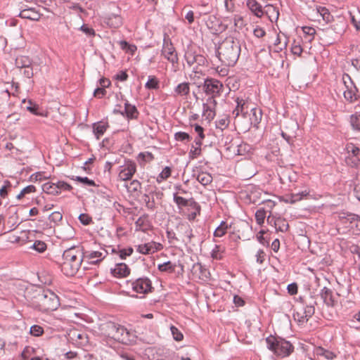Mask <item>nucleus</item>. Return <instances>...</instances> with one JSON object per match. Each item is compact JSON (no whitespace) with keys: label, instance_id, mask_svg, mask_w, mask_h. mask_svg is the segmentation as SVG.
Returning <instances> with one entry per match:
<instances>
[{"label":"nucleus","instance_id":"obj_18","mask_svg":"<svg viewBox=\"0 0 360 360\" xmlns=\"http://www.w3.org/2000/svg\"><path fill=\"white\" fill-rule=\"evenodd\" d=\"M130 273V269L124 263L116 264L113 269H111V274L115 277H126Z\"/></svg>","mask_w":360,"mask_h":360},{"label":"nucleus","instance_id":"obj_12","mask_svg":"<svg viewBox=\"0 0 360 360\" xmlns=\"http://www.w3.org/2000/svg\"><path fill=\"white\" fill-rule=\"evenodd\" d=\"M203 88L206 94L212 95L211 97L214 98L215 96H219L222 92L223 84L217 79L206 78L204 80Z\"/></svg>","mask_w":360,"mask_h":360},{"label":"nucleus","instance_id":"obj_59","mask_svg":"<svg viewBox=\"0 0 360 360\" xmlns=\"http://www.w3.org/2000/svg\"><path fill=\"white\" fill-rule=\"evenodd\" d=\"M350 219H353V223L352 225H349V229H353L356 228V231L360 233V217L357 216H352Z\"/></svg>","mask_w":360,"mask_h":360},{"label":"nucleus","instance_id":"obj_57","mask_svg":"<svg viewBox=\"0 0 360 360\" xmlns=\"http://www.w3.org/2000/svg\"><path fill=\"white\" fill-rule=\"evenodd\" d=\"M36 191V188L33 185H29L24 188L20 193L17 195L18 199H21L25 194L34 193Z\"/></svg>","mask_w":360,"mask_h":360},{"label":"nucleus","instance_id":"obj_8","mask_svg":"<svg viewBox=\"0 0 360 360\" xmlns=\"http://www.w3.org/2000/svg\"><path fill=\"white\" fill-rule=\"evenodd\" d=\"M342 81L345 89L343 92L344 98L347 101L353 103L359 98L357 94V88L348 74H344L342 77Z\"/></svg>","mask_w":360,"mask_h":360},{"label":"nucleus","instance_id":"obj_21","mask_svg":"<svg viewBox=\"0 0 360 360\" xmlns=\"http://www.w3.org/2000/svg\"><path fill=\"white\" fill-rule=\"evenodd\" d=\"M246 5L255 16L257 18L263 16L264 8L257 0H248Z\"/></svg>","mask_w":360,"mask_h":360},{"label":"nucleus","instance_id":"obj_7","mask_svg":"<svg viewBox=\"0 0 360 360\" xmlns=\"http://www.w3.org/2000/svg\"><path fill=\"white\" fill-rule=\"evenodd\" d=\"M343 32L344 28H340V25L336 24L332 27L322 30L321 32L318 33V34L320 39L323 40L326 44H332L340 38Z\"/></svg>","mask_w":360,"mask_h":360},{"label":"nucleus","instance_id":"obj_52","mask_svg":"<svg viewBox=\"0 0 360 360\" xmlns=\"http://www.w3.org/2000/svg\"><path fill=\"white\" fill-rule=\"evenodd\" d=\"M30 333L33 336L39 337L44 333V329L39 325H33L30 328Z\"/></svg>","mask_w":360,"mask_h":360},{"label":"nucleus","instance_id":"obj_29","mask_svg":"<svg viewBox=\"0 0 360 360\" xmlns=\"http://www.w3.org/2000/svg\"><path fill=\"white\" fill-rule=\"evenodd\" d=\"M207 26L209 29L212 30L214 32H221V25L219 23V20L214 15H210L206 21Z\"/></svg>","mask_w":360,"mask_h":360},{"label":"nucleus","instance_id":"obj_33","mask_svg":"<svg viewBox=\"0 0 360 360\" xmlns=\"http://www.w3.org/2000/svg\"><path fill=\"white\" fill-rule=\"evenodd\" d=\"M316 10L317 13L319 14L322 17V19L325 22H329L332 20V18H333L332 15L330 13L328 9L326 8L325 6H316Z\"/></svg>","mask_w":360,"mask_h":360},{"label":"nucleus","instance_id":"obj_46","mask_svg":"<svg viewBox=\"0 0 360 360\" xmlns=\"http://www.w3.org/2000/svg\"><path fill=\"white\" fill-rule=\"evenodd\" d=\"M223 249L219 245H215L211 252V257L214 259H221L222 258Z\"/></svg>","mask_w":360,"mask_h":360},{"label":"nucleus","instance_id":"obj_1","mask_svg":"<svg viewBox=\"0 0 360 360\" xmlns=\"http://www.w3.org/2000/svg\"><path fill=\"white\" fill-rule=\"evenodd\" d=\"M240 53V44L238 40L231 37L226 38L217 50V56L225 65L233 66Z\"/></svg>","mask_w":360,"mask_h":360},{"label":"nucleus","instance_id":"obj_32","mask_svg":"<svg viewBox=\"0 0 360 360\" xmlns=\"http://www.w3.org/2000/svg\"><path fill=\"white\" fill-rule=\"evenodd\" d=\"M352 216L357 215L352 213H340L338 215L340 223L344 225L346 228L349 229V225H352V224L353 223V219H350V218H352Z\"/></svg>","mask_w":360,"mask_h":360},{"label":"nucleus","instance_id":"obj_38","mask_svg":"<svg viewBox=\"0 0 360 360\" xmlns=\"http://www.w3.org/2000/svg\"><path fill=\"white\" fill-rule=\"evenodd\" d=\"M195 60L196 65L193 67V71L195 73H198L201 72L199 67L205 66L207 63V59L204 56L198 53L197 58H195Z\"/></svg>","mask_w":360,"mask_h":360},{"label":"nucleus","instance_id":"obj_42","mask_svg":"<svg viewBox=\"0 0 360 360\" xmlns=\"http://www.w3.org/2000/svg\"><path fill=\"white\" fill-rule=\"evenodd\" d=\"M266 212L264 208H260L257 210L255 213V219L259 225H262L264 223Z\"/></svg>","mask_w":360,"mask_h":360},{"label":"nucleus","instance_id":"obj_39","mask_svg":"<svg viewBox=\"0 0 360 360\" xmlns=\"http://www.w3.org/2000/svg\"><path fill=\"white\" fill-rule=\"evenodd\" d=\"M145 87L148 89H158L159 88V80L155 76H148Z\"/></svg>","mask_w":360,"mask_h":360},{"label":"nucleus","instance_id":"obj_50","mask_svg":"<svg viewBox=\"0 0 360 360\" xmlns=\"http://www.w3.org/2000/svg\"><path fill=\"white\" fill-rule=\"evenodd\" d=\"M56 184V186H57V192H58V195L60 194L61 193L62 191H70L72 189V186L65 182V181H58Z\"/></svg>","mask_w":360,"mask_h":360},{"label":"nucleus","instance_id":"obj_35","mask_svg":"<svg viewBox=\"0 0 360 360\" xmlns=\"http://www.w3.org/2000/svg\"><path fill=\"white\" fill-rule=\"evenodd\" d=\"M198 53L193 52L192 51H188L185 53L184 58L186 61L187 65L189 67H191L194 65H196V60Z\"/></svg>","mask_w":360,"mask_h":360},{"label":"nucleus","instance_id":"obj_40","mask_svg":"<svg viewBox=\"0 0 360 360\" xmlns=\"http://www.w3.org/2000/svg\"><path fill=\"white\" fill-rule=\"evenodd\" d=\"M236 107L233 111V114L238 117L243 111V108L245 104L244 99L237 97L236 99Z\"/></svg>","mask_w":360,"mask_h":360},{"label":"nucleus","instance_id":"obj_5","mask_svg":"<svg viewBox=\"0 0 360 360\" xmlns=\"http://www.w3.org/2000/svg\"><path fill=\"white\" fill-rule=\"evenodd\" d=\"M99 328L103 335L117 341H124L129 334L124 326L112 321L101 324Z\"/></svg>","mask_w":360,"mask_h":360},{"label":"nucleus","instance_id":"obj_37","mask_svg":"<svg viewBox=\"0 0 360 360\" xmlns=\"http://www.w3.org/2000/svg\"><path fill=\"white\" fill-rule=\"evenodd\" d=\"M172 169L169 167H165L157 176V182L160 184L171 176Z\"/></svg>","mask_w":360,"mask_h":360},{"label":"nucleus","instance_id":"obj_28","mask_svg":"<svg viewBox=\"0 0 360 360\" xmlns=\"http://www.w3.org/2000/svg\"><path fill=\"white\" fill-rule=\"evenodd\" d=\"M231 226V224H228L225 221H221L220 224L215 229L214 231V236L219 238L224 236Z\"/></svg>","mask_w":360,"mask_h":360},{"label":"nucleus","instance_id":"obj_25","mask_svg":"<svg viewBox=\"0 0 360 360\" xmlns=\"http://www.w3.org/2000/svg\"><path fill=\"white\" fill-rule=\"evenodd\" d=\"M190 93V84L182 82L179 84L174 89L175 96H186Z\"/></svg>","mask_w":360,"mask_h":360},{"label":"nucleus","instance_id":"obj_13","mask_svg":"<svg viewBox=\"0 0 360 360\" xmlns=\"http://www.w3.org/2000/svg\"><path fill=\"white\" fill-rule=\"evenodd\" d=\"M68 340L77 347H85L89 342L87 334L76 329L70 330Z\"/></svg>","mask_w":360,"mask_h":360},{"label":"nucleus","instance_id":"obj_60","mask_svg":"<svg viewBox=\"0 0 360 360\" xmlns=\"http://www.w3.org/2000/svg\"><path fill=\"white\" fill-rule=\"evenodd\" d=\"M201 148H198L195 146L194 145L191 146V150L189 151V157L191 159L197 158L201 154Z\"/></svg>","mask_w":360,"mask_h":360},{"label":"nucleus","instance_id":"obj_30","mask_svg":"<svg viewBox=\"0 0 360 360\" xmlns=\"http://www.w3.org/2000/svg\"><path fill=\"white\" fill-rule=\"evenodd\" d=\"M302 29L304 33V39L306 41L311 43L314 40V36L316 34L315 28L309 26H304Z\"/></svg>","mask_w":360,"mask_h":360},{"label":"nucleus","instance_id":"obj_51","mask_svg":"<svg viewBox=\"0 0 360 360\" xmlns=\"http://www.w3.org/2000/svg\"><path fill=\"white\" fill-rule=\"evenodd\" d=\"M174 139L177 141H190L191 136L186 132L178 131L174 134Z\"/></svg>","mask_w":360,"mask_h":360},{"label":"nucleus","instance_id":"obj_23","mask_svg":"<svg viewBox=\"0 0 360 360\" xmlns=\"http://www.w3.org/2000/svg\"><path fill=\"white\" fill-rule=\"evenodd\" d=\"M150 227V222L148 220V217L147 215L141 216L136 221H135V230L136 231H143L146 232L148 230Z\"/></svg>","mask_w":360,"mask_h":360},{"label":"nucleus","instance_id":"obj_3","mask_svg":"<svg viewBox=\"0 0 360 360\" xmlns=\"http://www.w3.org/2000/svg\"><path fill=\"white\" fill-rule=\"evenodd\" d=\"M39 310L49 311L56 310L60 306L58 297L50 290H41L35 297Z\"/></svg>","mask_w":360,"mask_h":360},{"label":"nucleus","instance_id":"obj_20","mask_svg":"<svg viewBox=\"0 0 360 360\" xmlns=\"http://www.w3.org/2000/svg\"><path fill=\"white\" fill-rule=\"evenodd\" d=\"M314 354L318 357H322L326 360H333L337 357V355L333 352L328 350L322 347H314Z\"/></svg>","mask_w":360,"mask_h":360},{"label":"nucleus","instance_id":"obj_2","mask_svg":"<svg viewBox=\"0 0 360 360\" xmlns=\"http://www.w3.org/2000/svg\"><path fill=\"white\" fill-rule=\"evenodd\" d=\"M61 271L67 276H72L78 271L84 259V252L79 248L72 247L64 251Z\"/></svg>","mask_w":360,"mask_h":360},{"label":"nucleus","instance_id":"obj_19","mask_svg":"<svg viewBox=\"0 0 360 360\" xmlns=\"http://www.w3.org/2000/svg\"><path fill=\"white\" fill-rule=\"evenodd\" d=\"M19 16L22 18L38 21L40 19L41 15L35 8H27L20 12Z\"/></svg>","mask_w":360,"mask_h":360},{"label":"nucleus","instance_id":"obj_31","mask_svg":"<svg viewBox=\"0 0 360 360\" xmlns=\"http://www.w3.org/2000/svg\"><path fill=\"white\" fill-rule=\"evenodd\" d=\"M32 61L28 56H21L15 59V66L18 68L22 69L32 65Z\"/></svg>","mask_w":360,"mask_h":360},{"label":"nucleus","instance_id":"obj_14","mask_svg":"<svg viewBox=\"0 0 360 360\" xmlns=\"http://www.w3.org/2000/svg\"><path fill=\"white\" fill-rule=\"evenodd\" d=\"M217 101L213 97H209L207 102L202 105V115L207 120H213L215 116V107Z\"/></svg>","mask_w":360,"mask_h":360},{"label":"nucleus","instance_id":"obj_62","mask_svg":"<svg viewBox=\"0 0 360 360\" xmlns=\"http://www.w3.org/2000/svg\"><path fill=\"white\" fill-rule=\"evenodd\" d=\"M346 162H347V164L350 165L351 167H357L360 162V158L348 155L346 158Z\"/></svg>","mask_w":360,"mask_h":360},{"label":"nucleus","instance_id":"obj_22","mask_svg":"<svg viewBox=\"0 0 360 360\" xmlns=\"http://www.w3.org/2000/svg\"><path fill=\"white\" fill-rule=\"evenodd\" d=\"M193 176L197 181L203 186H207L212 181V176L210 174L203 171H194Z\"/></svg>","mask_w":360,"mask_h":360},{"label":"nucleus","instance_id":"obj_43","mask_svg":"<svg viewBox=\"0 0 360 360\" xmlns=\"http://www.w3.org/2000/svg\"><path fill=\"white\" fill-rule=\"evenodd\" d=\"M127 189L129 192L134 193L139 191L141 188V184L138 180H133L129 184L126 186Z\"/></svg>","mask_w":360,"mask_h":360},{"label":"nucleus","instance_id":"obj_58","mask_svg":"<svg viewBox=\"0 0 360 360\" xmlns=\"http://www.w3.org/2000/svg\"><path fill=\"white\" fill-rule=\"evenodd\" d=\"M132 248L120 250L117 255L121 259H125L127 257L130 256L133 253Z\"/></svg>","mask_w":360,"mask_h":360},{"label":"nucleus","instance_id":"obj_16","mask_svg":"<svg viewBox=\"0 0 360 360\" xmlns=\"http://www.w3.org/2000/svg\"><path fill=\"white\" fill-rule=\"evenodd\" d=\"M320 295L324 304L328 307H334L337 304V300H335L333 291L324 287L321 290Z\"/></svg>","mask_w":360,"mask_h":360},{"label":"nucleus","instance_id":"obj_26","mask_svg":"<svg viewBox=\"0 0 360 360\" xmlns=\"http://www.w3.org/2000/svg\"><path fill=\"white\" fill-rule=\"evenodd\" d=\"M125 115L129 119H135L137 117L139 112L135 105L130 104L128 101L124 103V110L122 115Z\"/></svg>","mask_w":360,"mask_h":360},{"label":"nucleus","instance_id":"obj_36","mask_svg":"<svg viewBox=\"0 0 360 360\" xmlns=\"http://www.w3.org/2000/svg\"><path fill=\"white\" fill-rule=\"evenodd\" d=\"M175 268L176 264H172L170 261L158 265V270L162 272H173Z\"/></svg>","mask_w":360,"mask_h":360},{"label":"nucleus","instance_id":"obj_54","mask_svg":"<svg viewBox=\"0 0 360 360\" xmlns=\"http://www.w3.org/2000/svg\"><path fill=\"white\" fill-rule=\"evenodd\" d=\"M309 192L307 190L302 191L301 192H299L297 193H293L291 196V201L292 202H295L296 201H299L302 200L304 197H306L309 195Z\"/></svg>","mask_w":360,"mask_h":360},{"label":"nucleus","instance_id":"obj_56","mask_svg":"<svg viewBox=\"0 0 360 360\" xmlns=\"http://www.w3.org/2000/svg\"><path fill=\"white\" fill-rule=\"evenodd\" d=\"M173 200L179 207H184L188 205V200L181 196H179L176 193L174 194Z\"/></svg>","mask_w":360,"mask_h":360},{"label":"nucleus","instance_id":"obj_27","mask_svg":"<svg viewBox=\"0 0 360 360\" xmlns=\"http://www.w3.org/2000/svg\"><path fill=\"white\" fill-rule=\"evenodd\" d=\"M108 124L106 122H99L93 125V131L97 139H99L105 132Z\"/></svg>","mask_w":360,"mask_h":360},{"label":"nucleus","instance_id":"obj_47","mask_svg":"<svg viewBox=\"0 0 360 360\" xmlns=\"http://www.w3.org/2000/svg\"><path fill=\"white\" fill-rule=\"evenodd\" d=\"M150 248H151V245L150 244V242H149L147 243L141 244V245H138L136 250L141 254L150 255V254H152Z\"/></svg>","mask_w":360,"mask_h":360},{"label":"nucleus","instance_id":"obj_49","mask_svg":"<svg viewBox=\"0 0 360 360\" xmlns=\"http://www.w3.org/2000/svg\"><path fill=\"white\" fill-rule=\"evenodd\" d=\"M347 150L349 156L359 157L360 149L359 147L353 144H350L347 146Z\"/></svg>","mask_w":360,"mask_h":360},{"label":"nucleus","instance_id":"obj_48","mask_svg":"<svg viewBox=\"0 0 360 360\" xmlns=\"http://www.w3.org/2000/svg\"><path fill=\"white\" fill-rule=\"evenodd\" d=\"M8 224H10L11 230L15 229L19 225L20 222L18 221V216L16 211L8 218Z\"/></svg>","mask_w":360,"mask_h":360},{"label":"nucleus","instance_id":"obj_41","mask_svg":"<svg viewBox=\"0 0 360 360\" xmlns=\"http://www.w3.org/2000/svg\"><path fill=\"white\" fill-rule=\"evenodd\" d=\"M350 123L354 129L360 131V111L351 115Z\"/></svg>","mask_w":360,"mask_h":360},{"label":"nucleus","instance_id":"obj_4","mask_svg":"<svg viewBox=\"0 0 360 360\" xmlns=\"http://www.w3.org/2000/svg\"><path fill=\"white\" fill-rule=\"evenodd\" d=\"M266 342L267 348L281 358L289 356L294 349V347L290 342L282 338L269 336L266 338Z\"/></svg>","mask_w":360,"mask_h":360},{"label":"nucleus","instance_id":"obj_55","mask_svg":"<svg viewBox=\"0 0 360 360\" xmlns=\"http://www.w3.org/2000/svg\"><path fill=\"white\" fill-rule=\"evenodd\" d=\"M120 44L122 49L130 52L131 54H134L136 51V46L135 45L129 44L126 41H121Z\"/></svg>","mask_w":360,"mask_h":360},{"label":"nucleus","instance_id":"obj_9","mask_svg":"<svg viewBox=\"0 0 360 360\" xmlns=\"http://www.w3.org/2000/svg\"><path fill=\"white\" fill-rule=\"evenodd\" d=\"M162 54L172 63L174 68L177 67L179 61L178 56L171 39L168 37H165L163 39Z\"/></svg>","mask_w":360,"mask_h":360},{"label":"nucleus","instance_id":"obj_34","mask_svg":"<svg viewBox=\"0 0 360 360\" xmlns=\"http://www.w3.org/2000/svg\"><path fill=\"white\" fill-rule=\"evenodd\" d=\"M42 191L48 194L58 195L57 186L56 183L47 182L42 185Z\"/></svg>","mask_w":360,"mask_h":360},{"label":"nucleus","instance_id":"obj_45","mask_svg":"<svg viewBox=\"0 0 360 360\" xmlns=\"http://www.w3.org/2000/svg\"><path fill=\"white\" fill-rule=\"evenodd\" d=\"M30 248L34 249L39 253H42L46 250L47 246L44 242L41 240H36L30 247Z\"/></svg>","mask_w":360,"mask_h":360},{"label":"nucleus","instance_id":"obj_44","mask_svg":"<svg viewBox=\"0 0 360 360\" xmlns=\"http://www.w3.org/2000/svg\"><path fill=\"white\" fill-rule=\"evenodd\" d=\"M138 159L141 161V165L152 161L154 159V156L150 152H141L138 155Z\"/></svg>","mask_w":360,"mask_h":360},{"label":"nucleus","instance_id":"obj_61","mask_svg":"<svg viewBox=\"0 0 360 360\" xmlns=\"http://www.w3.org/2000/svg\"><path fill=\"white\" fill-rule=\"evenodd\" d=\"M26 109L28 111H30L31 113H32L33 115H39V113L38 112V110H39L38 105L36 103H33L31 100L28 101V105L26 106Z\"/></svg>","mask_w":360,"mask_h":360},{"label":"nucleus","instance_id":"obj_10","mask_svg":"<svg viewBox=\"0 0 360 360\" xmlns=\"http://www.w3.org/2000/svg\"><path fill=\"white\" fill-rule=\"evenodd\" d=\"M136 172V163L131 160L124 159V163L119 167L118 178L124 181L130 180Z\"/></svg>","mask_w":360,"mask_h":360},{"label":"nucleus","instance_id":"obj_6","mask_svg":"<svg viewBox=\"0 0 360 360\" xmlns=\"http://www.w3.org/2000/svg\"><path fill=\"white\" fill-rule=\"evenodd\" d=\"M305 306L300 311H295L293 313V318L299 324H304L308 321L315 312L316 301L313 299L311 301H303Z\"/></svg>","mask_w":360,"mask_h":360},{"label":"nucleus","instance_id":"obj_24","mask_svg":"<svg viewBox=\"0 0 360 360\" xmlns=\"http://www.w3.org/2000/svg\"><path fill=\"white\" fill-rule=\"evenodd\" d=\"M105 20L107 24L114 28L120 27L123 23L122 18L119 13H110Z\"/></svg>","mask_w":360,"mask_h":360},{"label":"nucleus","instance_id":"obj_15","mask_svg":"<svg viewBox=\"0 0 360 360\" xmlns=\"http://www.w3.org/2000/svg\"><path fill=\"white\" fill-rule=\"evenodd\" d=\"M107 255L105 250L86 251L84 252V259H87L91 264H96L101 262Z\"/></svg>","mask_w":360,"mask_h":360},{"label":"nucleus","instance_id":"obj_63","mask_svg":"<svg viewBox=\"0 0 360 360\" xmlns=\"http://www.w3.org/2000/svg\"><path fill=\"white\" fill-rule=\"evenodd\" d=\"M77 181L80 182V183H82L85 185H87L89 186H96V184L95 182L89 179L88 177L86 176H76V179H75Z\"/></svg>","mask_w":360,"mask_h":360},{"label":"nucleus","instance_id":"obj_64","mask_svg":"<svg viewBox=\"0 0 360 360\" xmlns=\"http://www.w3.org/2000/svg\"><path fill=\"white\" fill-rule=\"evenodd\" d=\"M79 220L83 225H89L92 219L87 214H80L79 216Z\"/></svg>","mask_w":360,"mask_h":360},{"label":"nucleus","instance_id":"obj_53","mask_svg":"<svg viewBox=\"0 0 360 360\" xmlns=\"http://www.w3.org/2000/svg\"><path fill=\"white\" fill-rule=\"evenodd\" d=\"M170 330H171L172 335L173 336V338L176 341H181V340H183L184 335L181 333V332L177 328H176L174 326H172L170 327Z\"/></svg>","mask_w":360,"mask_h":360},{"label":"nucleus","instance_id":"obj_11","mask_svg":"<svg viewBox=\"0 0 360 360\" xmlns=\"http://www.w3.org/2000/svg\"><path fill=\"white\" fill-rule=\"evenodd\" d=\"M129 283L133 291L136 293L146 294L151 292L153 289L152 282L147 277L139 278L134 281L129 282Z\"/></svg>","mask_w":360,"mask_h":360},{"label":"nucleus","instance_id":"obj_17","mask_svg":"<svg viewBox=\"0 0 360 360\" xmlns=\"http://www.w3.org/2000/svg\"><path fill=\"white\" fill-rule=\"evenodd\" d=\"M266 15L271 22H276L279 17L278 8L271 4H267L263 10V15Z\"/></svg>","mask_w":360,"mask_h":360}]
</instances>
